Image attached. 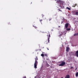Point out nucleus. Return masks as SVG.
I'll list each match as a JSON object with an SVG mask.
<instances>
[{
  "label": "nucleus",
  "instance_id": "a878e982",
  "mask_svg": "<svg viewBox=\"0 0 78 78\" xmlns=\"http://www.w3.org/2000/svg\"><path fill=\"white\" fill-rule=\"evenodd\" d=\"M71 69H73V67H71Z\"/></svg>",
  "mask_w": 78,
  "mask_h": 78
},
{
  "label": "nucleus",
  "instance_id": "aec40b11",
  "mask_svg": "<svg viewBox=\"0 0 78 78\" xmlns=\"http://www.w3.org/2000/svg\"><path fill=\"white\" fill-rule=\"evenodd\" d=\"M42 17H44V15L43 14H42Z\"/></svg>",
  "mask_w": 78,
  "mask_h": 78
},
{
  "label": "nucleus",
  "instance_id": "423d86ee",
  "mask_svg": "<svg viewBox=\"0 0 78 78\" xmlns=\"http://www.w3.org/2000/svg\"><path fill=\"white\" fill-rule=\"evenodd\" d=\"M62 33H63V34H66V33H67V31L66 30H64L62 32Z\"/></svg>",
  "mask_w": 78,
  "mask_h": 78
},
{
  "label": "nucleus",
  "instance_id": "9d476101",
  "mask_svg": "<svg viewBox=\"0 0 78 78\" xmlns=\"http://www.w3.org/2000/svg\"><path fill=\"white\" fill-rule=\"evenodd\" d=\"M69 47H67L66 48V51H67V52H68V51H69Z\"/></svg>",
  "mask_w": 78,
  "mask_h": 78
},
{
  "label": "nucleus",
  "instance_id": "20e7f679",
  "mask_svg": "<svg viewBox=\"0 0 78 78\" xmlns=\"http://www.w3.org/2000/svg\"><path fill=\"white\" fill-rule=\"evenodd\" d=\"M47 36L48 37V43H50V33L49 34L47 35Z\"/></svg>",
  "mask_w": 78,
  "mask_h": 78
},
{
  "label": "nucleus",
  "instance_id": "39448f33",
  "mask_svg": "<svg viewBox=\"0 0 78 78\" xmlns=\"http://www.w3.org/2000/svg\"><path fill=\"white\" fill-rule=\"evenodd\" d=\"M63 34L62 32H59V37L61 36H62V35H63Z\"/></svg>",
  "mask_w": 78,
  "mask_h": 78
},
{
  "label": "nucleus",
  "instance_id": "c756f323",
  "mask_svg": "<svg viewBox=\"0 0 78 78\" xmlns=\"http://www.w3.org/2000/svg\"><path fill=\"white\" fill-rule=\"evenodd\" d=\"M60 27V26H59V27Z\"/></svg>",
  "mask_w": 78,
  "mask_h": 78
},
{
  "label": "nucleus",
  "instance_id": "bb28decb",
  "mask_svg": "<svg viewBox=\"0 0 78 78\" xmlns=\"http://www.w3.org/2000/svg\"><path fill=\"white\" fill-rule=\"evenodd\" d=\"M62 23H63V22L62 21V22H61V23L62 24Z\"/></svg>",
  "mask_w": 78,
  "mask_h": 78
},
{
  "label": "nucleus",
  "instance_id": "2eb2a0df",
  "mask_svg": "<svg viewBox=\"0 0 78 78\" xmlns=\"http://www.w3.org/2000/svg\"><path fill=\"white\" fill-rule=\"evenodd\" d=\"M66 30H67V31H70V29L69 28H67L66 29Z\"/></svg>",
  "mask_w": 78,
  "mask_h": 78
},
{
  "label": "nucleus",
  "instance_id": "ddd939ff",
  "mask_svg": "<svg viewBox=\"0 0 78 78\" xmlns=\"http://www.w3.org/2000/svg\"><path fill=\"white\" fill-rule=\"evenodd\" d=\"M76 4H75L74 5H73V7H75V6H76Z\"/></svg>",
  "mask_w": 78,
  "mask_h": 78
},
{
  "label": "nucleus",
  "instance_id": "dca6fc26",
  "mask_svg": "<svg viewBox=\"0 0 78 78\" xmlns=\"http://www.w3.org/2000/svg\"><path fill=\"white\" fill-rule=\"evenodd\" d=\"M78 36L77 33L76 34H74V36Z\"/></svg>",
  "mask_w": 78,
  "mask_h": 78
},
{
  "label": "nucleus",
  "instance_id": "b1692460",
  "mask_svg": "<svg viewBox=\"0 0 78 78\" xmlns=\"http://www.w3.org/2000/svg\"><path fill=\"white\" fill-rule=\"evenodd\" d=\"M34 28H37V27H36L35 26L34 27Z\"/></svg>",
  "mask_w": 78,
  "mask_h": 78
},
{
  "label": "nucleus",
  "instance_id": "f8f14e48",
  "mask_svg": "<svg viewBox=\"0 0 78 78\" xmlns=\"http://www.w3.org/2000/svg\"><path fill=\"white\" fill-rule=\"evenodd\" d=\"M76 77H78V72L77 73H76Z\"/></svg>",
  "mask_w": 78,
  "mask_h": 78
},
{
  "label": "nucleus",
  "instance_id": "cd10ccee",
  "mask_svg": "<svg viewBox=\"0 0 78 78\" xmlns=\"http://www.w3.org/2000/svg\"><path fill=\"white\" fill-rule=\"evenodd\" d=\"M77 36H78V33H77Z\"/></svg>",
  "mask_w": 78,
  "mask_h": 78
},
{
  "label": "nucleus",
  "instance_id": "7ed1b4c3",
  "mask_svg": "<svg viewBox=\"0 0 78 78\" xmlns=\"http://www.w3.org/2000/svg\"><path fill=\"white\" fill-rule=\"evenodd\" d=\"M66 65V62H62L61 64L59 65V66H63L64 65Z\"/></svg>",
  "mask_w": 78,
  "mask_h": 78
},
{
  "label": "nucleus",
  "instance_id": "0eeeda50",
  "mask_svg": "<svg viewBox=\"0 0 78 78\" xmlns=\"http://www.w3.org/2000/svg\"><path fill=\"white\" fill-rule=\"evenodd\" d=\"M76 55L77 57H78V51H76Z\"/></svg>",
  "mask_w": 78,
  "mask_h": 78
},
{
  "label": "nucleus",
  "instance_id": "9b49d317",
  "mask_svg": "<svg viewBox=\"0 0 78 78\" xmlns=\"http://www.w3.org/2000/svg\"><path fill=\"white\" fill-rule=\"evenodd\" d=\"M66 9H68V10H69V11H70V8L67 7Z\"/></svg>",
  "mask_w": 78,
  "mask_h": 78
},
{
  "label": "nucleus",
  "instance_id": "c85d7f7f",
  "mask_svg": "<svg viewBox=\"0 0 78 78\" xmlns=\"http://www.w3.org/2000/svg\"><path fill=\"white\" fill-rule=\"evenodd\" d=\"M76 69H77V68L76 69Z\"/></svg>",
  "mask_w": 78,
  "mask_h": 78
},
{
  "label": "nucleus",
  "instance_id": "412c9836",
  "mask_svg": "<svg viewBox=\"0 0 78 78\" xmlns=\"http://www.w3.org/2000/svg\"><path fill=\"white\" fill-rule=\"evenodd\" d=\"M40 22H42V20H40Z\"/></svg>",
  "mask_w": 78,
  "mask_h": 78
},
{
  "label": "nucleus",
  "instance_id": "5701e85b",
  "mask_svg": "<svg viewBox=\"0 0 78 78\" xmlns=\"http://www.w3.org/2000/svg\"><path fill=\"white\" fill-rule=\"evenodd\" d=\"M51 20V19H49V21H50V20Z\"/></svg>",
  "mask_w": 78,
  "mask_h": 78
},
{
  "label": "nucleus",
  "instance_id": "f03ea898",
  "mask_svg": "<svg viewBox=\"0 0 78 78\" xmlns=\"http://www.w3.org/2000/svg\"><path fill=\"white\" fill-rule=\"evenodd\" d=\"M37 60H38V58H37V57H36L35 58V62L34 64V67L35 69L37 68V63H38Z\"/></svg>",
  "mask_w": 78,
  "mask_h": 78
},
{
  "label": "nucleus",
  "instance_id": "4468645a",
  "mask_svg": "<svg viewBox=\"0 0 78 78\" xmlns=\"http://www.w3.org/2000/svg\"><path fill=\"white\" fill-rule=\"evenodd\" d=\"M75 14H76V15H77V16H78V12H76Z\"/></svg>",
  "mask_w": 78,
  "mask_h": 78
},
{
  "label": "nucleus",
  "instance_id": "a211bd4d",
  "mask_svg": "<svg viewBox=\"0 0 78 78\" xmlns=\"http://www.w3.org/2000/svg\"><path fill=\"white\" fill-rule=\"evenodd\" d=\"M58 11H61V12H62V10H60L59 9H58Z\"/></svg>",
  "mask_w": 78,
  "mask_h": 78
},
{
  "label": "nucleus",
  "instance_id": "4be33fe9",
  "mask_svg": "<svg viewBox=\"0 0 78 78\" xmlns=\"http://www.w3.org/2000/svg\"><path fill=\"white\" fill-rule=\"evenodd\" d=\"M23 78H26V76H24L23 77Z\"/></svg>",
  "mask_w": 78,
  "mask_h": 78
},
{
  "label": "nucleus",
  "instance_id": "393cba45",
  "mask_svg": "<svg viewBox=\"0 0 78 78\" xmlns=\"http://www.w3.org/2000/svg\"><path fill=\"white\" fill-rule=\"evenodd\" d=\"M47 49H48V50H49V49H48V48H47Z\"/></svg>",
  "mask_w": 78,
  "mask_h": 78
},
{
  "label": "nucleus",
  "instance_id": "6ab92c4d",
  "mask_svg": "<svg viewBox=\"0 0 78 78\" xmlns=\"http://www.w3.org/2000/svg\"><path fill=\"white\" fill-rule=\"evenodd\" d=\"M44 56H46V57H47V54H44Z\"/></svg>",
  "mask_w": 78,
  "mask_h": 78
},
{
  "label": "nucleus",
  "instance_id": "1a4fd4ad",
  "mask_svg": "<svg viewBox=\"0 0 78 78\" xmlns=\"http://www.w3.org/2000/svg\"><path fill=\"white\" fill-rule=\"evenodd\" d=\"M69 26V23H66L65 25V27L67 28V27H68V26Z\"/></svg>",
  "mask_w": 78,
  "mask_h": 78
},
{
  "label": "nucleus",
  "instance_id": "7c9ffc66",
  "mask_svg": "<svg viewBox=\"0 0 78 78\" xmlns=\"http://www.w3.org/2000/svg\"><path fill=\"white\" fill-rule=\"evenodd\" d=\"M61 78H63V77H61Z\"/></svg>",
  "mask_w": 78,
  "mask_h": 78
},
{
  "label": "nucleus",
  "instance_id": "2f4dec72",
  "mask_svg": "<svg viewBox=\"0 0 78 78\" xmlns=\"http://www.w3.org/2000/svg\"><path fill=\"white\" fill-rule=\"evenodd\" d=\"M31 3H32V2H31Z\"/></svg>",
  "mask_w": 78,
  "mask_h": 78
},
{
  "label": "nucleus",
  "instance_id": "6e6552de",
  "mask_svg": "<svg viewBox=\"0 0 78 78\" xmlns=\"http://www.w3.org/2000/svg\"><path fill=\"white\" fill-rule=\"evenodd\" d=\"M65 78H70V76L69 75H66Z\"/></svg>",
  "mask_w": 78,
  "mask_h": 78
},
{
  "label": "nucleus",
  "instance_id": "f3484780",
  "mask_svg": "<svg viewBox=\"0 0 78 78\" xmlns=\"http://www.w3.org/2000/svg\"><path fill=\"white\" fill-rule=\"evenodd\" d=\"M41 56H42L43 57H44V54H42L41 55Z\"/></svg>",
  "mask_w": 78,
  "mask_h": 78
},
{
  "label": "nucleus",
  "instance_id": "f257e3e1",
  "mask_svg": "<svg viewBox=\"0 0 78 78\" xmlns=\"http://www.w3.org/2000/svg\"><path fill=\"white\" fill-rule=\"evenodd\" d=\"M57 3H58V4H60V6L62 8H64V2L60 0H57Z\"/></svg>",
  "mask_w": 78,
  "mask_h": 78
}]
</instances>
